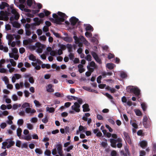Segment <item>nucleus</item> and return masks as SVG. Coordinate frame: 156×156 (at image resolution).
<instances>
[{"label":"nucleus","instance_id":"obj_1","mask_svg":"<svg viewBox=\"0 0 156 156\" xmlns=\"http://www.w3.org/2000/svg\"><path fill=\"white\" fill-rule=\"evenodd\" d=\"M58 15L61 17H58V15L55 13H54L52 15V17L55 19L52 18H50V20L52 22L58 24L60 25L62 22H64L65 19H67V16L65 14L61 12H58L57 13Z\"/></svg>","mask_w":156,"mask_h":156},{"label":"nucleus","instance_id":"obj_2","mask_svg":"<svg viewBox=\"0 0 156 156\" xmlns=\"http://www.w3.org/2000/svg\"><path fill=\"white\" fill-rule=\"evenodd\" d=\"M77 101L78 103L75 102L74 103V105L71 106V108L73 110L76 112H79L80 111L79 108L80 107V105L82 104L83 101L81 98H79L77 99Z\"/></svg>","mask_w":156,"mask_h":156},{"label":"nucleus","instance_id":"obj_3","mask_svg":"<svg viewBox=\"0 0 156 156\" xmlns=\"http://www.w3.org/2000/svg\"><path fill=\"white\" fill-rule=\"evenodd\" d=\"M8 13L5 12L3 11L0 12V20L7 21L9 20Z\"/></svg>","mask_w":156,"mask_h":156},{"label":"nucleus","instance_id":"obj_4","mask_svg":"<svg viewBox=\"0 0 156 156\" xmlns=\"http://www.w3.org/2000/svg\"><path fill=\"white\" fill-rule=\"evenodd\" d=\"M132 93L136 97L137 99H139L140 95V90L137 87H134Z\"/></svg>","mask_w":156,"mask_h":156},{"label":"nucleus","instance_id":"obj_5","mask_svg":"<svg viewBox=\"0 0 156 156\" xmlns=\"http://www.w3.org/2000/svg\"><path fill=\"white\" fill-rule=\"evenodd\" d=\"M37 51L39 53H41L42 52L43 48V45L41 43L37 42Z\"/></svg>","mask_w":156,"mask_h":156},{"label":"nucleus","instance_id":"obj_6","mask_svg":"<svg viewBox=\"0 0 156 156\" xmlns=\"http://www.w3.org/2000/svg\"><path fill=\"white\" fill-rule=\"evenodd\" d=\"M79 20L76 17L73 16L71 17L69 20L71 25L72 26H74Z\"/></svg>","mask_w":156,"mask_h":156},{"label":"nucleus","instance_id":"obj_7","mask_svg":"<svg viewBox=\"0 0 156 156\" xmlns=\"http://www.w3.org/2000/svg\"><path fill=\"white\" fill-rule=\"evenodd\" d=\"M73 38L75 40V43L76 44H78V46L80 48H81L83 47V43L82 42L79 41L78 39V37L76 36H74L73 37Z\"/></svg>","mask_w":156,"mask_h":156},{"label":"nucleus","instance_id":"obj_8","mask_svg":"<svg viewBox=\"0 0 156 156\" xmlns=\"http://www.w3.org/2000/svg\"><path fill=\"white\" fill-rule=\"evenodd\" d=\"M123 134L125 139L128 143L130 144H131L132 143L131 140L128 133L124 132H123Z\"/></svg>","mask_w":156,"mask_h":156},{"label":"nucleus","instance_id":"obj_9","mask_svg":"<svg viewBox=\"0 0 156 156\" xmlns=\"http://www.w3.org/2000/svg\"><path fill=\"white\" fill-rule=\"evenodd\" d=\"M109 141L111 143V146L114 148H116V147L117 140L114 139H110Z\"/></svg>","mask_w":156,"mask_h":156},{"label":"nucleus","instance_id":"obj_10","mask_svg":"<svg viewBox=\"0 0 156 156\" xmlns=\"http://www.w3.org/2000/svg\"><path fill=\"white\" fill-rule=\"evenodd\" d=\"M78 39L79 41H81L84 43L86 45H88V41L86 40V39L83 36H80L79 37H78Z\"/></svg>","mask_w":156,"mask_h":156},{"label":"nucleus","instance_id":"obj_11","mask_svg":"<svg viewBox=\"0 0 156 156\" xmlns=\"http://www.w3.org/2000/svg\"><path fill=\"white\" fill-rule=\"evenodd\" d=\"M83 111L84 112H89L90 110L89 105L87 104H85L83 105Z\"/></svg>","mask_w":156,"mask_h":156},{"label":"nucleus","instance_id":"obj_12","mask_svg":"<svg viewBox=\"0 0 156 156\" xmlns=\"http://www.w3.org/2000/svg\"><path fill=\"white\" fill-rule=\"evenodd\" d=\"M9 5L7 3L5 2H2L0 5V9H3L5 7H9Z\"/></svg>","mask_w":156,"mask_h":156},{"label":"nucleus","instance_id":"obj_13","mask_svg":"<svg viewBox=\"0 0 156 156\" xmlns=\"http://www.w3.org/2000/svg\"><path fill=\"white\" fill-rule=\"evenodd\" d=\"M140 146L142 148H145L147 145V142L145 140H143L141 141L140 143Z\"/></svg>","mask_w":156,"mask_h":156},{"label":"nucleus","instance_id":"obj_14","mask_svg":"<svg viewBox=\"0 0 156 156\" xmlns=\"http://www.w3.org/2000/svg\"><path fill=\"white\" fill-rule=\"evenodd\" d=\"M52 85L51 84H48L46 87L47 91L49 92H53L54 91V89L52 88Z\"/></svg>","mask_w":156,"mask_h":156},{"label":"nucleus","instance_id":"obj_15","mask_svg":"<svg viewBox=\"0 0 156 156\" xmlns=\"http://www.w3.org/2000/svg\"><path fill=\"white\" fill-rule=\"evenodd\" d=\"M83 65L80 64L78 66L79 69V71L80 73H81L85 71V69L83 68Z\"/></svg>","mask_w":156,"mask_h":156},{"label":"nucleus","instance_id":"obj_16","mask_svg":"<svg viewBox=\"0 0 156 156\" xmlns=\"http://www.w3.org/2000/svg\"><path fill=\"white\" fill-rule=\"evenodd\" d=\"M27 4L29 7H30L33 4H35L36 2L34 0H27Z\"/></svg>","mask_w":156,"mask_h":156},{"label":"nucleus","instance_id":"obj_17","mask_svg":"<svg viewBox=\"0 0 156 156\" xmlns=\"http://www.w3.org/2000/svg\"><path fill=\"white\" fill-rule=\"evenodd\" d=\"M134 87L133 86H129L126 88V91L129 93H132Z\"/></svg>","mask_w":156,"mask_h":156},{"label":"nucleus","instance_id":"obj_18","mask_svg":"<svg viewBox=\"0 0 156 156\" xmlns=\"http://www.w3.org/2000/svg\"><path fill=\"white\" fill-rule=\"evenodd\" d=\"M13 138L12 137L10 139H6V141L8 142V143H9V144L11 145L12 146H13L15 144V142L13 141Z\"/></svg>","mask_w":156,"mask_h":156},{"label":"nucleus","instance_id":"obj_19","mask_svg":"<svg viewBox=\"0 0 156 156\" xmlns=\"http://www.w3.org/2000/svg\"><path fill=\"white\" fill-rule=\"evenodd\" d=\"M124 150L125 153H123L124 156H129L130 153L129 149L127 147H124Z\"/></svg>","mask_w":156,"mask_h":156},{"label":"nucleus","instance_id":"obj_20","mask_svg":"<svg viewBox=\"0 0 156 156\" xmlns=\"http://www.w3.org/2000/svg\"><path fill=\"white\" fill-rule=\"evenodd\" d=\"M12 24L13 27L16 28H19L20 27V25L17 22L14 21L12 22Z\"/></svg>","mask_w":156,"mask_h":156},{"label":"nucleus","instance_id":"obj_21","mask_svg":"<svg viewBox=\"0 0 156 156\" xmlns=\"http://www.w3.org/2000/svg\"><path fill=\"white\" fill-rule=\"evenodd\" d=\"M115 66V65L112 63H108L107 65V68L110 70L113 69Z\"/></svg>","mask_w":156,"mask_h":156},{"label":"nucleus","instance_id":"obj_22","mask_svg":"<svg viewBox=\"0 0 156 156\" xmlns=\"http://www.w3.org/2000/svg\"><path fill=\"white\" fill-rule=\"evenodd\" d=\"M85 30L86 31L90 30L92 31L94 29L93 27L91 26L90 24H87V26L85 28Z\"/></svg>","mask_w":156,"mask_h":156},{"label":"nucleus","instance_id":"obj_23","mask_svg":"<svg viewBox=\"0 0 156 156\" xmlns=\"http://www.w3.org/2000/svg\"><path fill=\"white\" fill-rule=\"evenodd\" d=\"M46 110L47 111H48L49 113H53L55 111L54 108L53 107L49 108L48 107H46Z\"/></svg>","mask_w":156,"mask_h":156},{"label":"nucleus","instance_id":"obj_24","mask_svg":"<svg viewBox=\"0 0 156 156\" xmlns=\"http://www.w3.org/2000/svg\"><path fill=\"white\" fill-rule=\"evenodd\" d=\"M120 77L123 78H125L127 77V75L126 73L123 71H121L120 72Z\"/></svg>","mask_w":156,"mask_h":156},{"label":"nucleus","instance_id":"obj_25","mask_svg":"<svg viewBox=\"0 0 156 156\" xmlns=\"http://www.w3.org/2000/svg\"><path fill=\"white\" fill-rule=\"evenodd\" d=\"M41 67L43 69L46 68L47 69H49L51 68V65L48 64H45L43 63L41 65Z\"/></svg>","mask_w":156,"mask_h":156},{"label":"nucleus","instance_id":"obj_26","mask_svg":"<svg viewBox=\"0 0 156 156\" xmlns=\"http://www.w3.org/2000/svg\"><path fill=\"white\" fill-rule=\"evenodd\" d=\"M35 152L39 154H41L43 153V151L40 148H37L35 149Z\"/></svg>","mask_w":156,"mask_h":156},{"label":"nucleus","instance_id":"obj_27","mask_svg":"<svg viewBox=\"0 0 156 156\" xmlns=\"http://www.w3.org/2000/svg\"><path fill=\"white\" fill-rule=\"evenodd\" d=\"M22 132V129L21 128H19L17 130V136L20 137L21 135V133Z\"/></svg>","mask_w":156,"mask_h":156},{"label":"nucleus","instance_id":"obj_28","mask_svg":"<svg viewBox=\"0 0 156 156\" xmlns=\"http://www.w3.org/2000/svg\"><path fill=\"white\" fill-rule=\"evenodd\" d=\"M56 147L57 148L58 151L62 150V145L61 144H57L56 145Z\"/></svg>","mask_w":156,"mask_h":156},{"label":"nucleus","instance_id":"obj_29","mask_svg":"<svg viewBox=\"0 0 156 156\" xmlns=\"http://www.w3.org/2000/svg\"><path fill=\"white\" fill-rule=\"evenodd\" d=\"M29 59L30 60L33 61H36V57L34 56L33 54H31L29 56Z\"/></svg>","mask_w":156,"mask_h":156},{"label":"nucleus","instance_id":"obj_30","mask_svg":"<svg viewBox=\"0 0 156 156\" xmlns=\"http://www.w3.org/2000/svg\"><path fill=\"white\" fill-rule=\"evenodd\" d=\"M134 112L136 114L137 116H141L142 115V113L141 111L139 109H136L134 110Z\"/></svg>","mask_w":156,"mask_h":156},{"label":"nucleus","instance_id":"obj_31","mask_svg":"<svg viewBox=\"0 0 156 156\" xmlns=\"http://www.w3.org/2000/svg\"><path fill=\"white\" fill-rule=\"evenodd\" d=\"M30 106V104L28 103H25L23 104L21 106V108H24L26 107H29Z\"/></svg>","mask_w":156,"mask_h":156},{"label":"nucleus","instance_id":"obj_32","mask_svg":"<svg viewBox=\"0 0 156 156\" xmlns=\"http://www.w3.org/2000/svg\"><path fill=\"white\" fill-rule=\"evenodd\" d=\"M54 95L57 97H63L64 96V94H61L59 92L55 93Z\"/></svg>","mask_w":156,"mask_h":156},{"label":"nucleus","instance_id":"obj_33","mask_svg":"<svg viewBox=\"0 0 156 156\" xmlns=\"http://www.w3.org/2000/svg\"><path fill=\"white\" fill-rule=\"evenodd\" d=\"M89 66H90V67H94L95 69L96 68V65L95 63L93 61H92L90 63L89 65Z\"/></svg>","mask_w":156,"mask_h":156},{"label":"nucleus","instance_id":"obj_34","mask_svg":"<svg viewBox=\"0 0 156 156\" xmlns=\"http://www.w3.org/2000/svg\"><path fill=\"white\" fill-rule=\"evenodd\" d=\"M58 46L60 48V49L62 50V51L65 50L66 48V46L63 44H59Z\"/></svg>","mask_w":156,"mask_h":156},{"label":"nucleus","instance_id":"obj_35","mask_svg":"<svg viewBox=\"0 0 156 156\" xmlns=\"http://www.w3.org/2000/svg\"><path fill=\"white\" fill-rule=\"evenodd\" d=\"M142 109L144 111H145L146 110L147 106L144 103H142L141 104Z\"/></svg>","mask_w":156,"mask_h":156},{"label":"nucleus","instance_id":"obj_36","mask_svg":"<svg viewBox=\"0 0 156 156\" xmlns=\"http://www.w3.org/2000/svg\"><path fill=\"white\" fill-rule=\"evenodd\" d=\"M105 141L106 142H102L101 143V145L104 147H106L108 145L107 143V140L105 139Z\"/></svg>","mask_w":156,"mask_h":156},{"label":"nucleus","instance_id":"obj_37","mask_svg":"<svg viewBox=\"0 0 156 156\" xmlns=\"http://www.w3.org/2000/svg\"><path fill=\"white\" fill-rule=\"evenodd\" d=\"M3 80L4 81L5 84H7L9 83V80L8 78L6 76H5L3 78Z\"/></svg>","mask_w":156,"mask_h":156},{"label":"nucleus","instance_id":"obj_38","mask_svg":"<svg viewBox=\"0 0 156 156\" xmlns=\"http://www.w3.org/2000/svg\"><path fill=\"white\" fill-rule=\"evenodd\" d=\"M23 139L27 140L29 141L31 140V137L30 135H27L25 136Z\"/></svg>","mask_w":156,"mask_h":156},{"label":"nucleus","instance_id":"obj_39","mask_svg":"<svg viewBox=\"0 0 156 156\" xmlns=\"http://www.w3.org/2000/svg\"><path fill=\"white\" fill-rule=\"evenodd\" d=\"M44 16H48L50 14L51 12L47 10H44Z\"/></svg>","mask_w":156,"mask_h":156},{"label":"nucleus","instance_id":"obj_40","mask_svg":"<svg viewBox=\"0 0 156 156\" xmlns=\"http://www.w3.org/2000/svg\"><path fill=\"white\" fill-rule=\"evenodd\" d=\"M143 125H144V127L145 128H148L150 126V123H148L147 122H145V124L144 123V122H143Z\"/></svg>","mask_w":156,"mask_h":156},{"label":"nucleus","instance_id":"obj_41","mask_svg":"<svg viewBox=\"0 0 156 156\" xmlns=\"http://www.w3.org/2000/svg\"><path fill=\"white\" fill-rule=\"evenodd\" d=\"M23 123V120L22 119H19L17 121V124L20 126H22Z\"/></svg>","mask_w":156,"mask_h":156},{"label":"nucleus","instance_id":"obj_42","mask_svg":"<svg viewBox=\"0 0 156 156\" xmlns=\"http://www.w3.org/2000/svg\"><path fill=\"white\" fill-rule=\"evenodd\" d=\"M85 35L87 37H92V34L90 32H86L85 33Z\"/></svg>","mask_w":156,"mask_h":156},{"label":"nucleus","instance_id":"obj_43","mask_svg":"<svg viewBox=\"0 0 156 156\" xmlns=\"http://www.w3.org/2000/svg\"><path fill=\"white\" fill-rule=\"evenodd\" d=\"M43 22V20L42 19H40V20H38V21L37 22H36L35 23H34V25H37L39 26V25L41 23H42Z\"/></svg>","mask_w":156,"mask_h":156},{"label":"nucleus","instance_id":"obj_44","mask_svg":"<svg viewBox=\"0 0 156 156\" xmlns=\"http://www.w3.org/2000/svg\"><path fill=\"white\" fill-rule=\"evenodd\" d=\"M91 54L94 59L95 58H96L98 57V56L96 53L94 51H92L91 52Z\"/></svg>","mask_w":156,"mask_h":156},{"label":"nucleus","instance_id":"obj_45","mask_svg":"<svg viewBox=\"0 0 156 156\" xmlns=\"http://www.w3.org/2000/svg\"><path fill=\"white\" fill-rule=\"evenodd\" d=\"M31 34V32L30 29H26V34L27 36H29Z\"/></svg>","mask_w":156,"mask_h":156},{"label":"nucleus","instance_id":"obj_46","mask_svg":"<svg viewBox=\"0 0 156 156\" xmlns=\"http://www.w3.org/2000/svg\"><path fill=\"white\" fill-rule=\"evenodd\" d=\"M87 68L89 70V71L91 73H92L94 70V68H91L89 65H88L87 67Z\"/></svg>","mask_w":156,"mask_h":156},{"label":"nucleus","instance_id":"obj_47","mask_svg":"<svg viewBox=\"0 0 156 156\" xmlns=\"http://www.w3.org/2000/svg\"><path fill=\"white\" fill-rule=\"evenodd\" d=\"M27 128L29 129H32L33 128V125L30 123H27Z\"/></svg>","mask_w":156,"mask_h":156},{"label":"nucleus","instance_id":"obj_48","mask_svg":"<svg viewBox=\"0 0 156 156\" xmlns=\"http://www.w3.org/2000/svg\"><path fill=\"white\" fill-rule=\"evenodd\" d=\"M69 59L72 60H73L74 58V54L72 53H70L69 55Z\"/></svg>","mask_w":156,"mask_h":156},{"label":"nucleus","instance_id":"obj_49","mask_svg":"<svg viewBox=\"0 0 156 156\" xmlns=\"http://www.w3.org/2000/svg\"><path fill=\"white\" fill-rule=\"evenodd\" d=\"M132 122V121L131 120L130 121V123L132 124V126L135 129L138 128V125L135 122H133L131 124V122Z\"/></svg>","mask_w":156,"mask_h":156},{"label":"nucleus","instance_id":"obj_50","mask_svg":"<svg viewBox=\"0 0 156 156\" xmlns=\"http://www.w3.org/2000/svg\"><path fill=\"white\" fill-rule=\"evenodd\" d=\"M115 56L114 54L111 53H109L108 56V59H111L113 58Z\"/></svg>","mask_w":156,"mask_h":156},{"label":"nucleus","instance_id":"obj_51","mask_svg":"<svg viewBox=\"0 0 156 156\" xmlns=\"http://www.w3.org/2000/svg\"><path fill=\"white\" fill-rule=\"evenodd\" d=\"M79 130L80 132L82 131L83 132H85L83 126L80 125L79 128Z\"/></svg>","mask_w":156,"mask_h":156},{"label":"nucleus","instance_id":"obj_52","mask_svg":"<svg viewBox=\"0 0 156 156\" xmlns=\"http://www.w3.org/2000/svg\"><path fill=\"white\" fill-rule=\"evenodd\" d=\"M44 154L48 156H49L51 154V152L50 150L47 149L44 152Z\"/></svg>","mask_w":156,"mask_h":156},{"label":"nucleus","instance_id":"obj_53","mask_svg":"<svg viewBox=\"0 0 156 156\" xmlns=\"http://www.w3.org/2000/svg\"><path fill=\"white\" fill-rule=\"evenodd\" d=\"M25 5L23 4H21L19 6V9L23 11L25 8Z\"/></svg>","mask_w":156,"mask_h":156},{"label":"nucleus","instance_id":"obj_54","mask_svg":"<svg viewBox=\"0 0 156 156\" xmlns=\"http://www.w3.org/2000/svg\"><path fill=\"white\" fill-rule=\"evenodd\" d=\"M10 62L12 66H16V63L14 61L13 59H10Z\"/></svg>","mask_w":156,"mask_h":156},{"label":"nucleus","instance_id":"obj_55","mask_svg":"<svg viewBox=\"0 0 156 156\" xmlns=\"http://www.w3.org/2000/svg\"><path fill=\"white\" fill-rule=\"evenodd\" d=\"M64 40L65 41L69 42H70L72 41V39L68 37H64Z\"/></svg>","mask_w":156,"mask_h":156},{"label":"nucleus","instance_id":"obj_56","mask_svg":"<svg viewBox=\"0 0 156 156\" xmlns=\"http://www.w3.org/2000/svg\"><path fill=\"white\" fill-rule=\"evenodd\" d=\"M102 78V76L101 75L99 76L97 78V81L98 83H101V80Z\"/></svg>","mask_w":156,"mask_h":156},{"label":"nucleus","instance_id":"obj_57","mask_svg":"<svg viewBox=\"0 0 156 156\" xmlns=\"http://www.w3.org/2000/svg\"><path fill=\"white\" fill-rule=\"evenodd\" d=\"M34 103L35 104V105L37 107H39L41 106V104L39 102L36 100H35L34 101Z\"/></svg>","mask_w":156,"mask_h":156},{"label":"nucleus","instance_id":"obj_58","mask_svg":"<svg viewBox=\"0 0 156 156\" xmlns=\"http://www.w3.org/2000/svg\"><path fill=\"white\" fill-rule=\"evenodd\" d=\"M105 96L110 99H113L112 96L108 93H105Z\"/></svg>","mask_w":156,"mask_h":156},{"label":"nucleus","instance_id":"obj_59","mask_svg":"<svg viewBox=\"0 0 156 156\" xmlns=\"http://www.w3.org/2000/svg\"><path fill=\"white\" fill-rule=\"evenodd\" d=\"M117 154L116 151L115 150H113L111 151V156H116Z\"/></svg>","mask_w":156,"mask_h":156},{"label":"nucleus","instance_id":"obj_60","mask_svg":"<svg viewBox=\"0 0 156 156\" xmlns=\"http://www.w3.org/2000/svg\"><path fill=\"white\" fill-rule=\"evenodd\" d=\"M42 121L44 123H47L48 121V119L47 116H46L44 118L42 119Z\"/></svg>","mask_w":156,"mask_h":156},{"label":"nucleus","instance_id":"obj_61","mask_svg":"<svg viewBox=\"0 0 156 156\" xmlns=\"http://www.w3.org/2000/svg\"><path fill=\"white\" fill-rule=\"evenodd\" d=\"M57 54V52L53 50H52L50 53V55L52 56H55Z\"/></svg>","mask_w":156,"mask_h":156},{"label":"nucleus","instance_id":"obj_62","mask_svg":"<svg viewBox=\"0 0 156 156\" xmlns=\"http://www.w3.org/2000/svg\"><path fill=\"white\" fill-rule=\"evenodd\" d=\"M37 33L38 35L40 36L42 34V31L40 29H38L37 30Z\"/></svg>","mask_w":156,"mask_h":156},{"label":"nucleus","instance_id":"obj_63","mask_svg":"<svg viewBox=\"0 0 156 156\" xmlns=\"http://www.w3.org/2000/svg\"><path fill=\"white\" fill-rule=\"evenodd\" d=\"M6 124L5 122H3L0 125V126L1 128L4 129L6 126Z\"/></svg>","mask_w":156,"mask_h":156},{"label":"nucleus","instance_id":"obj_64","mask_svg":"<svg viewBox=\"0 0 156 156\" xmlns=\"http://www.w3.org/2000/svg\"><path fill=\"white\" fill-rule=\"evenodd\" d=\"M43 30L44 32H48L49 30V28L48 27L44 26L43 28Z\"/></svg>","mask_w":156,"mask_h":156}]
</instances>
